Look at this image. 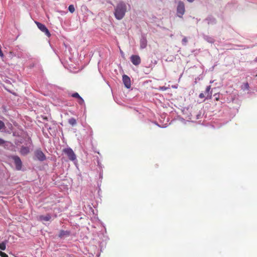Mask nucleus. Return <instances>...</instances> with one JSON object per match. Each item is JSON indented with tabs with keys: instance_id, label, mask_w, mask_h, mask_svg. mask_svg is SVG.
<instances>
[{
	"instance_id": "nucleus-18",
	"label": "nucleus",
	"mask_w": 257,
	"mask_h": 257,
	"mask_svg": "<svg viewBox=\"0 0 257 257\" xmlns=\"http://www.w3.org/2000/svg\"><path fill=\"white\" fill-rule=\"evenodd\" d=\"M5 128V124L3 121L0 120V130Z\"/></svg>"
},
{
	"instance_id": "nucleus-12",
	"label": "nucleus",
	"mask_w": 257,
	"mask_h": 257,
	"mask_svg": "<svg viewBox=\"0 0 257 257\" xmlns=\"http://www.w3.org/2000/svg\"><path fill=\"white\" fill-rule=\"evenodd\" d=\"M147 41L146 39H142L140 42V47L141 49H144L147 47Z\"/></svg>"
},
{
	"instance_id": "nucleus-17",
	"label": "nucleus",
	"mask_w": 257,
	"mask_h": 257,
	"mask_svg": "<svg viewBox=\"0 0 257 257\" xmlns=\"http://www.w3.org/2000/svg\"><path fill=\"white\" fill-rule=\"evenodd\" d=\"M71 96L73 97L78 98V99L81 97V96L79 95V94L77 92H75V93H73L71 95Z\"/></svg>"
},
{
	"instance_id": "nucleus-20",
	"label": "nucleus",
	"mask_w": 257,
	"mask_h": 257,
	"mask_svg": "<svg viewBox=\"0 0 257 257\" xmlns=\"http://www.w3.org/2000/svg\"><path fill=\"white\" fill-rule=\"evenodd\" d=\"M169 88V87H166V86H164L160 87L159 90L165 91V90H167Z\"/></svg>"
},
{
	"instance_id": "nucleus-13",
	"label": "nucleus",
	"mask_w": 257,
	"mask_h": 257,
	"mask_svg": "<svg viewBox=\"0 0 257 257\" xmlns=\"http://www.w3.org/2000/svg\"><path fill=\"white\" fill-rule=\"evenodd\" d=\"M69 235V232H68L67 231L61 230L59 233V237H62L65 235Z\"/></svg>"
},
{
	"instance_id": "nucleus-7",
	"label": "nucleus",
	"mask_w": 257,
	"mask_h": 257,
	"mask_svg": "<svg viewBox=\"0 0 257 257\" xmlns=\"http://www.w3.org/2000/svg\"><path fill=\"white\" fill-rule=\"evenodd\" d=\"M130 59L132 63L136 66L140 65L141 62V58L139 55H133L131 56Z\"/></svg>"
},
{
	"instance_id": "nucleus-1",
	"label": "nucleus",
	"mask_w": 257,
	"mask_h": 257,
	"mask_svg": "<svg viewBox=\"0 0 257 257\" xmlns=\"http://www.w3.org/2000/svg\"><path fill=\"white\" fill-rule=\"evenodd\" d=\"M127 11L126 5L123 2L118 3L114 9L115 18L118 20H121L125 16Z\"/></svg>"
},
{
	"instance_id": "nucleus-22",
	"label": "nucleus",
	"mask_w": 257,
	"mask_h": 257,
	"mask_svg": "<svg viewBox=\"0 0 257 257\" xmlns=\"http://www.w3.org/2000/svg\"><path fill=\"white\" fill-rule=\"evenodd\" d=\"M187 39L186 37H184L183 39H182V42L183 43H184L185 44L187 42Z\"/></svg>"
},
{
	"instance_id": "nucleus-9",
	"label": "nucleus",
	"mask_w": 257,
	"mask_h": 257,
	"mask_svg": "<svg viewBox=\"0 0 257 257\" xmlns=\"http://www.w3.org/2000/svg\"><path fill=\"white\" fill-rule=\"evenodd\" d=\"M20 152L21 155L25 156L30 152V149L27 147L23 146L21 147Z\"/></svg>"
},
{
	"instance_id": "nucleus-23",
	"label": "nucleus",
	"mask_w": 257,
	"mask_h": 257,
	"mask_svg": "<svg viewBox=\"0 0 257 257\" xmlns=\"http://www.w3.org/2000/svg\"><path fill=\"white\" fill-rule=\"evenodd\" d=\"M244 86L245 89H248L249 88V85L248 83H245Z\"/></svg>"
},
{
	"instance_id": "nucleus-5",
	"label": "nucleus",
	"mask_w": 257,
	"mask_h": 257,
	"mask_svg": "<svg viewBox=\"0 0 257 257\" xmlns=\"http://www.w3.org/2000/svg\"><path fill=\"white\" fill-rule=\"evenodd\" d=\"M11 158L14 160L16 168L17 170H20L22 167V162L19 157L18 156H12Z\"/></svg>"
},
{
	"instance_id": "nucleus-14",
	"label": "nucleus",
	"mask_w": 257,
	"mask_h": 257,
	"mask_svg": "<svg viewBox=\"0 0 257 257\" xmlns=\"http://www.w3.org/2000/svg\"><path fill=\"white\" fill-rule=\"evenodd\" d=\"M68 122L72 125H75L76 124V120L74 118H71L69 119Z\"/></svg>"
},
{
	"instance_id": "nucleus-6",
	"label": "nucleus",
	"mask_w": 257,
	"mask_h": 257,
	"mask_svg": "<svg viewBox=\"0 0 257 257\" xmlns=\"http://www.w3.org/2000/svg\"><path fill=\"white\" fill-rule=\"evenodd\" d=\"M34 154L37 159L40 161H43L46 160L45 155L40 149L36 150Z\"/></svg>"
},
{
	"instance_id": "nucleus-3",
	"label": "nucleus",
	"mask_w": 257,
	"mask_h": 257,
	"mask_svg": "<svg viewBox=\"0 0 257 257\" xmlns=\"http://www.w3.org/2000/svg\"><path fill=\"white\" fill-rule=\"evenodd\" d=\"M35 23L38 27V28L48 37L51 36V34L49 31L48 29L46 28V27L43 24L38 22H35Z\"/></svg>"
},
{
	"instance_id": "nucleus-16",
	"label": "nucleus",
	"mask_w": 257,
	"mask_h": 257,
	"mask_svg": "<svg viewBox=\"0 0 257 257\" xmlns=\"http://www.w3.org/2000/svg\"><path fill=\"white\" fill-rule=\"evenodd\" d=\"M6 248V243L4 242L0 243V249L2 250H5Z\"/></svg>"
},
{
	"instance_id": "nucleus-21",
	"label": "nucleus",
	"mask_w": 257,
	"mask_h": 257,
	"mask_svg": "<svg viewBox=\"0 0 257 257\" xmlns=\"http://www.w3.org/2000/svg\"><path fill=\"white\" fill-rule=\"evenodd\" d=\"M0 256L1 257H8V255L5 252L0 251Z\"/></svg>"
},
{
	"instance_id": "nucleus-8",
	"label": "nucleus",
	"mask_w": 257,
	"mask_h": 257,
	"mask_svg": "<svg viewBox=\"0 0 257 257\" xmlns=\"http://www.w3.org/2000/svg\"><path fill=\"white\" fill-rule=\"evenodd\" d=\"M122 81L126 88H130L131 87V79L127 75L124 74L122 76Z\"/></svg>"
},
{
	"instance_id": "nucleus-26",
	"label": "nucleus",
	"mask_w": 257,
	"mask_h": 257,
	"mask_svg": "<svg viewBox=\"0 0 257 257\" xmlns=\"http://www.w3.org/2000/svg\"><path fill=\"white\" fill-rule=\"evenodd\" d=\"M189 2H193L194 0H187Z\"/></svg>"
},
{
	"instance_id": "nucleus-15",
	"label": "nucleus",
	"mask_w": 257,
	"mask_h": 257,
	"mask_svg": "<svg viewBox=\"0 0 257 257\" xmlns=\"http://www.w3.org/2000/svg\"><path fill=\"white\" fill-rule=\"evenodd\" d=\"M68 10L71 13H73L75 11V8L73 5H71L68 7Z\"/></svg>"
},
{
	"instance_id": "nucleus-19",
	"label": "nucleus",
	"mask_w": 257,
	"mask_h": 257,
	"mask_svg": "<svg viewBox=\"0 0 257 257\" xmlns=\"http://www.w3.org/2000/svg\"><path fill=\"white\" fill-rule=\"evenodd\" d=\"M78 102L79 104L82 105L84 103V101L83 98L81 97L79 99H78Z\"/></svg>"
},
{
	"instance_id": "nucleus-11",
	"label": "nucleus",
	"mask_w": 257,
	"mask_h": 257,
	"mask_svg": "<svg viewBox=\"0 0 257 257\" xmlns=\"http://www.w3.org/2000/svg\"><path fill=\"white\" fill-rule=\"evenodd\" d=\"M211 90V86L209 85L207 86L206 90H205V94H206L207 98H211L212 96V92L210 91Z\"/></svg>"
},
{
	"instance_id": "nucleus-4",
	"label": "nucleus",
	"mask_w": 257,
	"mask_h": 257,
	"mask_svg": "<svg viewBox=\"0 0 257 257\" xmlns=\"http://www.w3.org/2000/svg\"><path fill=\"white\" fill-rule=\"evenodd\" d=\"M185 13V6L183 2L180 1L178 3L177 14L178 17L182 18Z\"/></svg>"
},
{
	"instance_id": "nucleus-10",
	"label": "nucleus",
	"mask_w": 257,
	"mask_h": 257,
	"mask_svg": "<svg viewBox=\"0 0 257 257\" xmlns=\"http://www.w3.org/2000/svg\"><path fill=\"white\" fill-rule=\"evenodd\" d=\"M39 220H44L45 221H48L51 219V216L50 214H47L46 216L40 215V216H39Z\"/></svg>"
},
{
	"instance_id": "nucleus-24",
	"label": "nucleus",
	"mask_w": 257,
	"mask_h": 257,
	"mask_svg": "<svg viewBox=\"0 0 257 257\" xmlns=\"http://www.w3.org/2000/svg\"><path fill=\"white\" fill-rule=\"evenodd\" d=\"M5 143V141L2 139L0 138V145H3Z\"/></svg>"
},
{
	"instance_id": "nucleus-2",
	"label": "nucleus",
	"mask_w": 257,
	"mask_h": 257,
	"mask_svg": "<svg viewBox=\"0 0 257 257\" xmlns=\"http://www.w3.org/2000/svg\"><path fill=\"white\" fill-rule=\"evenodd\" d=\"M64 153L71 161H74L76 159V155L73 151L70 148H66L63 150Z\"/></svg>"
},
{
	"instance_id": "nucleus-25",
	"label": "nucleus",
	"mask_w": 257,
	"mask_h": 257,
	"mask_svg": "<svg viewBox=\"0 0 257 257\" xmlns=\"http://www.w3.org/2000/svg\"><path fill=\"white\" fill-rule=\"evenodd\" d=\"M199 98H203L205 97V95L203 93H201L199 95Z\"/></svg>"
}]
</instances>
